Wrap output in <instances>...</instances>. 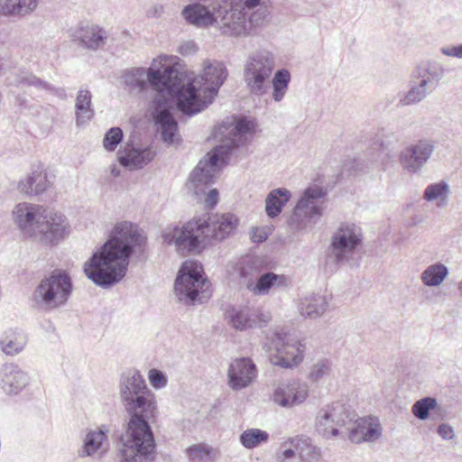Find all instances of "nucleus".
<instances>
[{"mask_svg": "<svg viewBox=\"0 0 462 462\" xmlns=\"http://www.w3.org/2000/svg\"><path fill=\"white\" fill-rule=\"evenodd\" d=\"M49 186L50 181L47 179V173L38 169L21 180L18 189L26 195L37 196L46 191Z\"/></svg>", "mask_w": 462, "mask_h": 462, "instance_id": "obj_28", "label": "nucleus"}, {"mask_svg": "<svg viewBox=\"0 0 462 462\" xmlns=\"http://www.w3.org/2000/svg\"><path fill=\"white\" fill-rule=\"evenodd\" d=\"M291 81V74L285 69H278L272 79L273 84V98L275 102L282 101L289 88Z\"/></svg>", "mask_w": 462, "mask_h": 462, "instance_id": "obj_37", "label": "nucleus"}, {"mask_svg": "<svg viewBox=\"0 0 462 462\" xmlns=\"http://www.w3.org/2000/svg\"><path fill=\"white\" fill-rule=\"evenodd\" d=\"M435 150V142L430 139H420L406 145L399 154V162L402 169L410 173H419L428 163Z\"/></svg>", "mask_w": 462, "mask_h": 462, "instance_id": "obj_17", "label": "nucleus"}, {"mask_svg": "<svg viewBox=\"0 0 462 462\" xmlns=\"http://www.w3.org/2000/svg\"><path fill=\"white\" fill-rule=\"evenodd\" d=\"M279 462H319V449L309 438H293L284 442L277 455Z\"/></svg>", "mask_w": 462, "mask_h": 462, "instance_id": "obj_18", "label": "nucleus"}, {"mask_svg": "<svg viewBox=\"0 0 462 462\" xmlns=\"http://www.w3.org/2000/svg\"><path fill=\"white\" fill-rule=\"evenodd\" d=\"M330 372V366L328 361L322 360L319 361L316 365H314L310 373V379L313 382H318L325 375H328Z\"/></svg>", "mask_w": 462, "mask_h": 462, "instance_id": "obj_44", "label": "nucleus"}, {"mask_svg": "<svg viewBox=\"0 0 462 462\" xmlns=\"http://www.w3.org/2000/svg\"><path fill=\"white\" fill-rule=\"evenodd\" d=\"M328 305L325 296L310 294L300 300L299 311L304 318L317 319L326 311Z\"/></svg>", "mask_w": 462, "mask_h": 462, "instance_id": "obj_30", "label": "nucleus"}, {"mask_svg": "<svg viewBox=\"0 0 462 462\" xmlns=\"http://www.w3.org/2000/svg\"><path fill=\"white\" fill-rule=\"evenodd\" d=\"M198 50V47L194 42H187L180 45L179 52L181 55H189L195 53Z\"/></svg>", "mask_w": 462, "mask_h": 462, "instance_id": "obj_51", "label": "nucleus"}, {"mask_svg": "<svg viewBox=\"0 0 462 462\" xmlns=\"http://www.w3.org/2000/svg\"><path fill=\"white\" fill-rule=\"evenodd\" d=\"M263 349L274 365L291 368L302 361L305 347L295 335L276 329L266 335Z\"/></svg>", "mask_w": 462, "mask_h": 462, "instance_id": "obj_9", "label": "nucleus"}, {"mask_svg": "<svg viewBox=\"0 0 462 462\" xmlns=\"http://www.w3.org/2000/svg\"><path fill=\"white\" fill-rule=\"evenodd\" d=\"M108 429L101 425L97 430L89 431L85 438L84 444L79 450V457H86L94 455L106 439Z\"/></svg>", "mask_w": 462, "mask_h": 462, "instance_id": "obj_33", "label": "nucleus"}, {"mask_svg": "<svg viewBox=\"0 0 462 462\" xmlns=\"http://www.w3.org/2000/svg\"><path fill=\"white\" fill-rule=\"evenodd\" d=\"M256 366L250 358L235 359L228 367V385L238 391L247 387L256 376Z\"/></svg>", "mask_w": 462, "mask_h": 462, "instance_id": "obj_22", "label": "nucleus"}, {"mask_svg": "<svg viewBox=\"0 0 462 462\" xmlns=\"http://www.w3.org/2000/svg\"><path fill=\"white\" fill-rule=\"evenodd\" d=\"M28 342L27 335L19 329H8L0 337V349L6 355L14 356L23 351Z\"/></svg>", "mask_w": 462, "mask_h": 462, "instance_id": "obj_26", "label": "nucleus"}, {"mask_svg": "<svg viewBox=\"0 0 462 462\" xmlns=\"http://www.w3.org/2000/svg\"><path fill=\"white\" fill-rule=\"evenodd\" d=\"M448 268L441 263L429 265L420 274V280L425 286H439L448 277Z\"/></svg>", "mask_w": 462, "mask_h": 462, "instance_id": "obj_35", "label": "nucleus"}, {"mask_svg": "<svg viewBox=\"0 0 462 462\" xmlns=\"http://www.w3.org/2000/svg\"><path fill=\"white\" fill-rule=\"evenodd\" d=\"M110 172L114 177H118L121 174L120 169L116 164L110 166Z\"/></svg>", "mask_w": 462, "mask_h": 462, "instance_id": "obj_55", "label": "nucleus"}, {"mask_svg": "<svg viewBox=\"0 0 462 462\" xmlns=\"http://www.w3.org/2000/svg\"><path fill=\"white\" fill-rule=\"evenodd\" d=\"M75 38L85 48L96 51L106 44L107 33L99 26L91 25L78 30Z\"/></svg>", "mask_w": 462, "mask_h": 462, "instance_id": "obj_27", "label": "nucleus"}, {"mask_svg": "<svg viewBox=\"0 0 462 462\" xmlns=\"http://www.w3.org/2000/svg\"><path fill=\"white\" fill-rule=\"evenodd\" d=\"M155 153L147 146L145 148H135L130 143H126L124 152L118 154L119 163L130 171L139 170L147 165L153 158Z\"/></svg>", "mask_w": 462, "mask_h": 462, "instance_id": "obj_25", "label": "nucleus"}, {"mask_svg": "<svg viewBox=\"0 0 462 462\" xmlns=\"http://www.w3.org/2000/svg\"><path fill=\"white\" fill-rule=\"evenodd\" d=\"M347 436L354 443L374 441L382 436L379 420L374 417H364L353 420Z\"/></svg>", "mask_w": 462, "mask_h": 462, "instance_id": "obj_24", "label": "nucleus"}, {"mask_svg": "<svg viewBox=\"0 0 462 462\" xmlns=\"http://www.w3.org/2000/svg\"><path fill=\"white\" fill-rule=\"evenodd\" d=\"M173 97L176 108L183 115L192 116L203 111L212 103L219 88L224 84L227 70L222 62L213 61L199 75L184 82L181 75L174 69Z\"/></svg>", "mask_w": 462, "mask_h": 462, "instance_id": "obj_4", "label": "nucleus"}, {"mask_svg": "<svg viewBox=\"0 0 462 462\" xmlns=\"http://www.w3.org/2000/svg\"><path fill=\"white\" fill-rule=\"evenodd\" d=\"M73 290L70 276L63 270H55L41 280L35 287L32 301L33 307L52 311L67 304Z\"/></svg>", "mask_w": 462, "mask_h": 462, "instance_id": "obj_7", "label": "nucleus"}, {"mask_svg": "<svg viewBox=\"0 0 462 462\" xmlns=\"http://www.w3.org/2000/svg\"><path fill=\"white\" fill-rule=\"evenodd\" d=\"M119 393L129 420L117 436V457L121 462H150L156 446L150 425L158 413L155 395L137 370L121 375Z\"/></svg>", "mask_w": 462, "mask_h": 462, "instance_id": "obj_1", "label": "nucleus"}, {"mask_svg": "<svg viewBox=\"0 0 462 462\" xmlns=\"http://www.w3.org/2000/svg\"><path fill=\"white\" fill-rule=\"evenodd\" d=\"M254 122L246 118H239L233 129L235 138L226 143L217 145L191 171L188 188L199 196L205 192V188L214 182L215 176L221 166L227 164L231 152L240 145V139L245 134L255 131Z\"/></svg>", "mask_w": 462, "mask_h": 462, "instance_id": "obj_6", "label": "nucleus"}, {"mask_svg": "<svg viewBox=\"0 0 462 462\" xmlns=\"http://www.w3.org/2000/svg\"><path fill=\"white\" fill-rule=\"evenodd\" d=\"M144 244L145 237L136 225L116 224L110 238L85 263L86 276L99 287L111 288L124 279L131 254L142 251Z\"/></svg>", "mask_w": 462, "mask_h": 462, "instance_id": "obj_2", "label": "nucleus"}, {"mask_svg": "<svg viewBox=\"0 0 462 462\" xmlns=\"http://www.w3.org/2000/svg\"><path fill=\"white\" fill-rule=\"evenodd\" d=\"M450 193L449 186L447 181L440 180L439 182L428 185L423 192V199L427 201L439 199V207L446 206L448 198Z\"/></svg>", "mask_w": 462, "mask_h": 462, "instance_id": "obj_36", "label": "nucleus"}, {"mask_svg": "<svg viewBox=\"0 0 462 462\" xmlns=\"http://www.w3.org/2000/svg\"><path fill=\"white\" fill-rule=\"evenodd\" d=\"M356 415L343 402L337 401L319 409L316 416V430L324 438L347 436Z\"/></svg>", "mask_w": 462, "mask_h": 462, "instance_id": "obj_11", "label": "nucleus"}, {"mask_svg": "<svg viewBox=\"0 0 462 462\" xmlns=\"http://www.w3.org/2000/svg\"><path fill=\"white\" fill-rule=\"evenodd\" d=\"M54 330H55L54 325L51 321H49V327L47 328V331L53 332Z\"/></svg>", "mask_w": 462, "mask_h": 462, "instance_id": "obj_56", "label": "nucleus"}, {"mask_svg": "<svg viewBox=\"0 0 462 462\" xmlns=\"http://www.w3.org/2000/svg\"><path fill=\"white\" fill-rule=\"evenodd\" d=\"M91 98L92 95L90 91L87 89L79 90L75 103L76 122L78 126L85 125L90 121L95 115Z\"/></svg>", "mask_w": 462, "mask_h": 462, "instance_id": "obj_32", "label": "nucleus"}, {"mask_svg": "<svg viewBox=\"0 0 462 462\" xmlns=\"http://www.w3.org/2000/svg\"><path fill=\"white\" fill-rule=\"evenodd\" d=\"M153 103L152 117L161 139L172 144L178 131V123L172 115L173 105L176 106L175 98L168 94L156 95Z\"/></svg>", "mask_w": 462, "mask_h": 462, "instance_id": "obj_16", "label": "nucleus"}, {"mask_svg": "<svg viewBox=\"0 0 462 462\" xmlns=\"http://www.w3.org/2000/svg\"><path fill=\"white\" fill-rule=\"evenodd\" d=\"M221 11L217 12L216 25L223 35L231 37L247 36V15L237 7L236 0H219Z\"/></svg>", "mask_w": 462, "mask_h": 462, "instance_id": "obj_15", "label": "nucleus"}, {"mask_svg": "<svg viewBox=\"0 0 462 462\" xmlns=\"http://www.w3.org/2000/svg\"><path fill=\"white\" fill-rule=\"evenodd\" d=\"M440 51L445 56L462 59V44L442 47Z\"/></svg>", "mask_w": 462, "mask_h": 462, "instance_id": "obj_47", "label": "nucleus"}, {"mask_svg": "<svg viewBox=\"0 0 462 462\" xmlns=\"http://www.w3.org/2000/svg\"><path fill=\"white\" fill-rule=\"evenodd\" d=\"M164 13V7L162 5H155L148 11L149 16L160 17Z\"/></svg>", "mask_w": 462, "mask_h": 462, "instance_id": "obj_53", "label": "nucleus"}, {"mask_svg": "<svg viewBox=\"0 0 462 462\" xmlns=\"http://www.w3.org/2000/svg\"><path fill=\"white\" fill-rule=\"evenodd\" d=\"M19 3V6H21V14L24 15L32 10H34L37 6V0H17Z\"/></svg>", "mask_w": 462, "mask_h": 462, "instance_id": "obj_50", "label": "nucleus"}, {"mask_svg": "<svg viewBox=\"0 0 462 462\" xmlns=\"http://www.w3.org/2000/svg\"><path fill=\"white\" fill-rule=\"evenodd\" d=\"M438 406L437 400L433 397H424L416 401L412 407V414L420 420L429 419L430 412L434 411Z\"/></svg>", "mask_w": 462, "mask_h": 462, "instance_id": "obj_41", "label": "nucleus"}, {"mask_svg": "<svg viewBox=\"0 0 462 462\" xmlns=\"http://www.w3.org/2000/svg\"><path fill=\"white\" fill-rule=\"evenodd\" d=\"M12 218L24 237L42 245H57L69 235L66 216L41 205L18 203L13 209Z\"/></svg>", "mask_w": 462, "mask_h": 462, "instance_id": "obj_5", "label": "nucleus"}, {"mask_svg": "<svg viewBox=\"0 0 462 462\" xmlns=\"http://www.w3.org/2000/svg\"><path fill=\"white\" fill-rule=\"evenodd\" d=\"M268 439L269 434L265 430L254 428L245 430L239 436L241 445L247 449L257 448Z\"/></svg>", "mask_w": 462, "mask_h": 462, "instance_id": "obj_38", "label": "nucleus"}, {"mask_svg": "<svg viewBox=\"0 0 462 462\" xmlns=\"http://www.w3.org/2000/svg\"><path fill=\"white\" fill-rule=\"evenodd\" d=\"M31 378L15 363H5L0 367V389L8 396H16L30 383Z\"/></svg>", "mask_w": 462, "mask_h": 462, "instance_id": "obj_21", "label": "nucleus"}, {"mask_svg": "<svg viewBox=\"0 0 462 462\" xmlns=\"http://www.w3.org/2000/svg\"><path fill=\"white\" fill-rule=\"evenodd\" d=\"M225 315L228 325L239 331L262 327L271 319L269 313L248 306L231 307Z\"/></svg>", "mask_w": 462, "mask_h": 462, "instance_id": "obj_19", "label": "nucleus"}, {"mask_svg": "<svg viewBox=\"0 0 462 462\" xmlns=\"http://www.w3.org/2000/svg\"><path fill=\"white\" fill-rule=\"evenodd\" d=\"M218 202V191L217 189H212L207 194L205 203L208 208H214Z\"/></svg>", "mask_w": 462, "mask_h": 462, "instance_id": "obj_52", "label": "nucleus"}, {"mask_svg": "<svg viewBox=\"0 0 462 462\" xmlns=\"http://www.w3.org/2000/svg\"><path fill=\"white\" fill-rule=\"evenodd\" d=\"M325 196L326 191L320 187L306 189L293 209L289 225L296 230L311 227L322 215L323 202L320 199Z\"/></svg>", "mask_w": 462, "mask_h": 462, "instance_id": "obj_13", "label": "nucleus"}, {"mask_svg": "<svg viewBox=\"0 0 462 462\" xmlns=\"http://www.w3.org/2000/svg\"><path fill=\"white\" fill-rule=\"evenodd\" d=\"M438 434L446 440L452 439L455 436L453 428L447 423H441L438 427Z\"/></svg>", "mask_w": 462, "mask_h": 462, "instance_id": "obj_48", "label": "nucleus"}, {"mask_svg": "<svg viewBox=\"0 0 462 462\" xmlns=\"http://www.w3.org/2000/svg\"><path fill=\"white\" fill-rule=\"evenodd\" d=\"M148 377L152 386L155 389H162L167 384V378L161 370L151 369Z\"/></svg>", "mask_w": 462, "mask_h": 462, "instance_id": "obj_46", "label": "nucleus"}, {"mask_svg": "<svg viewBox=\"0 0 462 462\" xmlns=\"http://www.w3.org/2000/svg\"><path fill=\"white\" fill-rule=\"evenodd\" d=\"M202 265L197 261H186L179 270L174 283L175 294L178 300L185 304H192L203 298H208V282L203 279Z\"/></svg>", "mask_w": 462, "mask_h": 462, "instance_id": "obj_10", "label": "nucleus"}, {"mask_svg": "<svg viewBox=\"0 0 462 462\" xmlns=\"http://www.w3.org/2000/svg\"><path fill=\"white\" fill-rule=\"evenodd\" d=\"M409 90L405 92L399 99V105L401 106H408L420 104L426 99L430 94H428L423 88L419 87L411 79H409Z\"/></svg>", "mask_w": 462, "mask_h": 462, "instance_id": "obj_39", "label": "nucleus"}, {"mask_svg": "<svg viewBox=\"0 0 462 462\" xmlns=\"http://www.w3.org/2000/svg\"><path fill=\"white\" fill-rule=\"evenodd\" d=\"M274 58L272 52L259 50L252 53L244 69V79L250 91L255 96H263L268 88V79L274 69Z\"/></svg>", "mask_w": 462, "mask_h": 462, "instance_id": "obj_12", "label": "nucleus"}, {"mask_svg": "<svg viewBox=\"0 0 462 462\" xmlns=\"http://www.w3.org/2000/svg\"><path fill=\"white\" fill-rule=\"evenodd\" d=\"M306 383L293 380L279 385L273 393V401L282 407L290 408L302 403L308 397Z\"/></svg>", "mask_w": 462, "mask_h": 462, "instance_id": "obj_23", "label": "nucleus"}, {"mask_svg": "<svg viewBox=\"0 0 462 462\" xmlns=\"http://www.w3.org/2000/svg\"><path fill=\"white\" fill-rule=\"evenodd\" d=\"M158 60L153 59L149 69L133 68L125 72L124 83L131 88L144 91L148 86L157 92L156 95L168 94L173 97L176 88L173 85L175 77L174 68L171 66L157 65Z\"/></svg>", "mask_w": 462, "mask_h": 462, "instance_id": "obj_8", "label": "nucleus"}, {"mask_svg": "<svg viewBox=\"0 0 462 462\" xmlns=\"http://www.w3.org/2000/svg\"><path fill=\"white\" fill-rule=\"evenodd\" d=\"M291 193L285 188L271 190L265 199V212L271 218L278 217L284 206L289 202Z\"/></svg>", "mask_w": 462, "mask_h": 462, "instance_id": "obj_31", "label": "nucleus"}, {"mask_svg": "<svg viewBox=\"0 0 462 462\" xmlns=\"http://www.w3.org/2000/svg\"><path fill=\"white\" fill-rule=\"evenodd\" d=\"M288 285L289 278L286 275L267 272L260 275L254 286L248 284V288L255 295H265L272 288H286Z\"/></svg>", "mask_w": 462, "mask_h": 462, "instance_id": "obj_29", "label": "nucleus"}, {"mask_svg": "<svg viewBox=\"0 0 462 462\" xmlns=\"http://www.w3.org/2000/svg\"><path fill=\"white\" fill-rule=\"evenodd\" d=\"M445 77L443 65L437 60H426L417 65L410 75V79L419 87L431 95Z\"/></svg>", "mask_w": 462, "mask_h": 462, "instance_id": "obj_20", "label": "nucleus"}, {"mask_svg": "<svg viewBox=\"0 0 462 462\" xmlns=\"http://www.w3.org/2000/svg\"><path fill=\"white\" fill-rule=\"evenodd\" d=\"M361 228L353 223H342L331 238L330 256L340 263L350 259L361 244Z\"/></svg>", "mask_w": 462, "mask_h": 462, "instance_id": "obj_14", "label": "nucleus"}, {"mask_svg": "<svg viewBox=\"0 0 462 462\" xmlns=\"http://www.w3.org/2000/svg\"><path fill=\"white\" fill-rule=\"evenodd\" d=\"M124 138L123 130L120 127H111L106 133L103 139V146L108 152H114Z\"/></svg>", "mask_w": 462, "mask_h": 462, "instance_id": "obj_43", "label": "nucleus"}, {"mask_svg": "<svg viewBox=\"0 0 462 462\" xmlns=\"http://www.w3.org/2000/svg\"><path fill=\"white\" fill-rule=\"evenodd\" d=\"M7 85L17 88L34 87L37 89H51V85L27 70H21L6 78Z\"/></svg>", "mask_w": 462, "mask_h": 462, "instance_id": "obj_34", "label": "nucleus"}, {"mask_svg": "<svg viewBox=\"0 0 462 462\" xmlns=\"http://www.w3.org/2000/svg\"><path fill=\"white\" fill-rule=\"evenodd\" d=\"M0 14L16 16L21 14V6L17 0H0Z\"/></svg>", "mask_w": 462, "mask_h": 462, "instance_id": "obj_45", "label": "nucleus"}, {"mask_svg": "<svg viewBox=\"0 0 462 462\" xmlns=\"http://www.w3.org/2000/svg\"><path fill=\"white\" fill-rule=\"evenodd\" d=\"M245 13H248L247 28L249 35L253 33L255 28L263 25L266 18L270 14L268 5H262L251 11H245Z\"/></svg>", "mask_w": 462, "mask_h": 462, "instance_id": "obj_42", "label": "nucleus"}, {"mask_svg": "<svg viewBox=\"0 0 462 462\" xmlns=\"http://www.w3.org/2000/svg\"><path fill=\"white\" fill-rule=\"evenodd\" d=\"M49 91H53L55 93V95H57L58 97H61V98H65L66 97V90L64 88H54L53 87L51 86V89H48Z\"/></svg>", "mask_w": 462, "mask_h": 462, "instance_id": "obj_54", "label": "nucleus"}, {"mask_svg": "<svg viewBox=\"0 0 462 462\" xmlns=\"http://www.w3.org/2000/svg\"><path fill=\"white\" fill-rule=\"evenodd\" d=\"M186 453L192 461L207 462L216 459L218 451L205 443H199L189 447Z\"/></svg>", "mask_w": 462, "mask_h": 462, "instance_id": "obj_40", "label": "nucleus"}, {"mask_svg": "<svg viewBox=\"0 0 462 462\" xmlns=\"http://www.w3.org/2000/svg\"><path fill=\"white\" fill-rule=\"evenodd\" d=\"M250 236L254 243H262L268 237L266 231L259 227H253L250 231Z\"/></svg>", "mask_w": 462, "mask_h": 462, "instance_id": "obj_49", "label": "nucleus"}, {"mask_svg": "<svg viewBox=\"0 0 462 462\" xmlns=\"http://www.w3.org/2000/svg\"><path fill=\"white\" fill-rule=\"evenodd\" d=\"M238 222V217L231 213L214 217L204 214L194 217L182 227L167 226L162 230V236L165 243L174 244L181 254H199L205 238L222 241L237 227Z\"/></svg>", "mask_w": 462, "mask_h": 462, "instance_id": "obj_3", "label": "nucleus"}]
</instances>
